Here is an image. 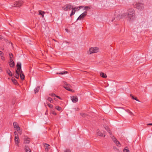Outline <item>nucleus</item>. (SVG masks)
I'll return each instance as SVG.
<instances>
[{"instance_id":"32","label":"nucleus","mask_w":152,"mask_h":152,"mask_svg":"<svg viewBox=\"0 0 152 152\" xmlns=\"http://www.w3.org/2000/svg\"><path fill=\"white\" fill-rule=\"evenodd\" d=\"M130 96L132 97V98L133 99H135L136 100L139 102L138 99L136 98H134L132 94L130 95Z\"/></svg>"},{"instance_id":"39","label":"nucleus","mask_w":152,"mask_h":152,"mask_svg":"<svg viewBox=\"0 0 152 152\" xmlns=\"http://www.w3.org/2000/svg\"><path fill=\"white\" fill-rule=\"evenodd\" d=\"M4 53L1 51H0V56L2 57Z\"/></svg>"},{"instance_id":"12","label":"nucleus","mask_w":152,"mask_h":152,"mask_svg":"<svg viewBox=\"0 0 152 152\" xmlns=\"http://www.w3.org/2000/svg\"><path fill=\"white\" fill-rule=\"evenodd\" d=\"M23 139L24 143L28 144L29 143L30 140L29 138L26 136H25Z\"/></svg>"},{"instance_id":"52","label":"nucleus","mask_w":152,"mask_h":152,"mask_svg":"<svg viewBox=\"0 0 152 152\" xmlns=\"http://www.w3.org/2000/svg\"><path fill=\"white\" fill-rule=\"evenodd\" d=\"M53 40H54V41H56V40L55 39H53Z\"/></svg>"},{"instance_id":"11","label":"nucleus","mask_w":152,"mask_h":152,"mask_svg":"<svg viewBox=\"0 0 152 152\" xmlns=\"http://www.w3.org/2000/svg\"><path fill=\"white\" fill-rule=\"evenodd\" d=\"M87 12L86 11L84 12L80 16L78 17L77 20H78V19H81L83 18L86 15Z\"/></svg>"},{"instance_id":"15","label":"nucleus","mask_w":152,"mask_h":152,"mask_svg":"<svg viewBox=\"0 0 152 152\" xmlns=\"http://www.w3.org/2000/svg\"><path fill=\"white\" fill-rule=\"evenodd\" d=\"M104 128L106 130H107V132L110 134V136H112L113 135L112 134V132L109 129V128L107 126H104Z\"/></svg>"},{"instance_id":"25","label":"nucleus","mask_w":152,"mask_h":152,"mask_svg":"<svg viewBox=\"0 0 152 152\" xmlns=\"http://www.w3.org/2000/svg\"><path fill=\"white\" fill-rule=\"evenodd\" d=\"M7 73L9 75V76H12V73L11 72L9 69H8L7 70Z\"/></svg>"},{"instance_id":"24","label":"nucleus","mask_w":152,"mask_h":152,"mask_svg":"<svg viewBox=\"0 0 152 152\" xmlns=\"http://www.w3.org/2000/svg\"><path fill=\"white\" fill-rule=\"evenodd\" d=\"M40 87L39 86H38L36 88L34 89V93L35 94H36L39 91L40 89Z\"/></svg>"},{"instance_id":"43","label":"nucleus","mask_w":152,"mask_h":152,"mask_svg":"<svg viewBox=\"0 0 152 152\" xmlns=\"http://www.w3.org/2000/svg\"><path fill=\"white\" fill-rule=\"evenodd\" d=\"M16 130H17V132H18L20 130H21L20 128V127H18V128H17L16 129Z\"/></svg>"},{"instance_id":"38","label":"nucleus","mask_w":152,"mask_h":152,"mask_svg":"<svg viewBox=\"0 0 152 152\" xmlns=\"http://www.w3.org/2000/svg\"><path fill=\"white\" fill-rule=\"evenodd\" d=\"M50 95L52 97L56 96V95L54 94H50Z\"/></svg>"},{"instance_id":"17","label":"nucleus","mask_w":152,"mask_h":152,"mask_svg":"<svg viewBox=\"0 0 152 152\" xmlns=\"http://www.w3.org/2000/svg\"><path fill=\"white\" fill-rule=\"evenodd\" d=\"M45 148V150L46 151H48L49 149V147L50 146V145L46 143H45L44 145Z\"/></svg>"},{"instance_id":"9","label":"nucleus","mask_w":152,"mask_h":152,"mask_svg":"<svg viewBox=\"0 0 152 152\" xmlns=\"http://www.w3.org/2000/svg\"><path fill=\"white\" fill-rule=\"evenodd\" d=\"M16 66L17 67V69L16 70H17L18 72H20L21 70V63L20 62H18L17 63Z\"/></svg>"},{"instance_id":"19","label":"nucleus","mask_w":152,"mask_h":152,"mask_svg":"<svg viewBox=\"0 0 152 152\" xmlns=\"http://www.w3.org/2000/svg\"><path fill=\"white\" fill-rule=\"evenodd\" d=\"M39 15H41L42 16V18H43L44 17V14L45 13V12L42 10H39Z\"/></svg>"},{"instance_id":"44","label":"nucleus","mask_w":152,"mask_h":152,"mask_svg":"<svg viewBox=\"0 0 152 152\" xmlns=\"http://www.w3.org/2000/svg\"><path fill=\"white\" fill-rule=\"evenodd\" d=\"M47 99L50 102L52 99L50 97H48Z\"/></svg>"},{"instance_id":"10","label":"nucleus","mask_w":152,"mask_h":152,"mask_svg":"<svg viewBox=\"0 0 152 152\" xmlns=\"http://www.w3.org/2000/svg\"><path fill=\"white\" fill-rule=\"evenodd\" d=\"M14 140L15 145L18 147H19L20 143V140L18 136H15Z\"/></svg>"},{"instance_id":"22","label":"nucleus","mask_w":152,"mask_h":152,"mask_svg":"<svg viewBox=\"0 0 152 152\" xmlns=\"http://www.w3.org/2000/svg\"><path fill=\"white\" fill-rule=\"evenodd\" d=\"M15 72L16 73V75H15V77L17 79H18L19 78V76H20V72H18L17 70L15 71Z\"/></svg>"},{"instance_id":"28","label":"nucleus","mask_w":152,"mask_h":152,"mask_svg":"<svg viewBox=\"0 0 152 152\" xmlns=\"http://www.w3.org/2000/svg\"><path fill=\"white\" fill-rule=\"evenodd\" d=\"M120 108L121 109V110H119V112L121 114H123V113H122V111H124V110H125V111H126L127 112H128V113H129V112H130V111L129 110H124V109L122 108Z\"/></svg>"},{"instance_id":"51","label":"nucleus","mask_w":152,"mask_h":152,"mask_svg":"<svg viewBox=\"0 0 152 152\" xmlns=\"http://www.w3.org/2000/svg\"><path fill=\"white\" fill-rule=\"evenodd\" d=\"M26 152H31V150L29 151H26Z\"/></svg>"},{"instance_id":"27","label":"nucleus","mask_w":152,"mask_h":152,"mask_svg":"<svg viewBox=\"0 0 152 152\" xmlns=\"http://www.w3.org/2000/svg\"><path fill=\"white\" fill-rule=\"evenodd\" d=\"M68 73V72L67 71H63L60 73H57L56 74H57L60 75H64L67 74Z\"/></svg>"},{"instance_id":"37","label":"nucleus","mask_w":152,"mask_h":152,"mask_svg":"<svg viewBox=\"0 0 152 152\" xmlns=\"http://www.w3.org/2000/svg\"><path fill=\"white\" fill-rule=\"evenodd\" d=\"M14 133L15 135V136H18V134L16 131H15L14 132Z\"/></svg>"},{"instance_id":"23","label":"nucleus","mask_w":152,"mask_h":152,"mask_svg":"<svg viewBox=\"0 0 152 152\" xmlns=\"http://www.w3.org/2000/svg\"><path fill=\"white\" fill-rule=\"evenodd\" d=\"M75 8H72V11L71 12V14L70 15V16L71 17L72 15H73L75 13Z\"/></svg>"},{"instance_id":"33","label":"nucleus","mask_w":152,"mask_h":152,"mask_svg":"<svg viewBox=\"0 0 152 152\" xmlns=\"http://www.w3.org/2000/svg\"><path fill=\"white\" fill-rule=\"evenodd\" d=\"M123 151L124 152H129V150L126 147L123 150Z\"/></svg>"},{"instance_id":"29","label":"nucleus","mask_w":152,"mask_h":152,"mask_svg":"<svg viewBox=\"0 0 152 152\" xmlns=\"http://www.w3.org/2000/svg\"><path fill=\"white\" fill-rule=\"evenodd\" d=\"M80 115L82 117L84 118L87 117L88 116V115L84 113H80Z\"/></svg>"},{"instance_id":"21","label":"nucleus","mask_w":152,"mask_h":152,"mask_svg":"<svg viewBox=\"0 0 152 152\" xmlns=\"http://www.w3.org/2000/svg\"><path fill=\"white\" fill-rule=\"evenodd\" d=\"M12 81L13 83L16 85H18V83L17 82V80L14 78L12 77Z\"/></svg>"},{"instance_id":"35","label":"nucleus","mask_w":152,"mask_h":152,"mask_svg":"<svg viewBox=\"0 0 152 152\" xmlns=\"http://www.w3.org/2000/svg\"><path fill=\"white\" fill-rule=\"evenodd\" d=\"M47 105H48V106L50 108H52L53 107V105L50 103H48Z\"/></svg>"},{"instance_id":"30","label":"nucleus","mask_w":152,"mask_h":152,"mask_svg":"<svg viewBox=\"0 0 152 152\" xmlns=\"http://www.w3.org/2000/svg\"><path fill=\"white\" fill-rule=\"evenodd\" d=\"M25 149L26 151H28L31 150L28 146L26 145L25 146Z\"/></svg>"},{"instance_id":"47","label":"nucleus","mask_w":152,"mask_h":152,"mask_svg":"<svg viewBox=\"0 0 152 152\" xmlns=\"http://www.w3.org/2000/svg\"><path fill=\"white\" fill-rule=\"evenodd\" d=\"M56 97L57 98H59V99H61V97L60 96H57L56 95Z\"/></svg>"},{"instance_id":"6","label":"nucleus","mask_w":152,"mask_h":152,"mask_svg":"<svg viewBox=\"0 0 152 152\" xmlns=\"http://www.w3.org/2000/svg\"><path fill=\"white\" fill-rule=\"evenodd\" d=\"M126 16V13H124L122 15L119 14L115 18H114V20L116 19V20H120L122 18H123Z\"/></svg>"},{"instance_id":"3","label":"nucleus","mask_w":152,"mask_h":152,"mask_svg":"<svg viewBox=\"0 0 152 152\" xmlns=\"http://www.w3.org/2000/svg\"><path fill=\"white\" fill-rule=\"evenodd\" d=\"M99 51V49L97 47H92L90 48L88 52L89 54L96 53Z\"/></svg>"},{"instance_id":"36","label":"nucleus","mask_w":152,"mask_h":152,"mask_svg":"<svg viewBox=\"0 0 152 152\" xmlns=\"http://www.w3.org/2000/svg\"><path fill=\"white\" fill-rule=\"evenodd\" d=\"M64 152H71V151L69 149H66Z\"/></svg>"},{"instance_id":"7","label":"nucleus","mask_w":152,"mask_h":152,"mask_svg":"<svg viewBox=\"0 0 152 152\" xmlns=\"http://www.w3.org/2000/svg\"><path fill=\"white\" fill-rule=\"evenodd\" d=\"M64 10L65 11H67L70 10L72 9V6L70 4H67L64 7Z\"/></svg>"},{"instance_id":"26","label":"nucleus","mask_w":152,"mask_h":152,"mask_svg":"<svg viewBox=\"0 0 152 152\" xmlns=\"http://www.w3.org/2000/svg\"><path fill=\"white\" fill-rule=\"evenodd\" d=\"M100 75L102 77L104 78H106L107 77L106 75L102 72L101 73Z\"/></svg>"},{"instance_id":"1","label":"nucleus","mask_w":152,"mask_h":152,"mask_svg":"<svg viewBox=\"0 0 152 152\" xmlns=\"http://www.w3.org/2000/svg\"><path fill=\"white\" fill-rule=\"evenodd\" d=\"M126 16L130 20L131 18L134 15V11L133 9L130 8L128 10V12L126 13Z\"/></svg>"},{"instance_id":"18","label":"nucleus","mask_w":152,"mask_h":152,"mask_svg":"<svg viewBox=\"0 0 152 152\" xmlns=\"http://www.w3.org/2000/svg\"><path fill=\"white\" fill-rule=\"evenodd\" d=\"M97 134L98 136L100 137H104L105 136V135H104L103 133L99 131L97 132Z\"/></svg>"},{"instance_id":"34","label":"nucleus","mask_w":152,"mask_h":152,"mask_svg":"<svg viewBox=\"0 0 152 152\" xmlns=\"http://www.w3.org/2000/svg\"><path fill=\"white\" fill-rule=\"evenodd\" d=\"M9 56L10 58V59H11L13 57V54L11 53H10L9 54Z\"/></svg>"},{"instance_id":"50","label":"nucleus","mask_w":152,"mask_h":152,"mask_svg":"<svg viewBox=\"0 0 152 152\" xmlns=\"http://www.w3.org/2000/svg\"><path fill=\"white\" fill-rule=\"evenodd\" d=\"M79 9H81L83 7L82 6H80L79 7Z\"/></svg>"},{"instance_id":"53","label":"nucleus","mask_w":152,"mask_h":152,"mask_svg":"<svg viewBox=\"0 0 152 152\" xmlns=\"http://www.w3.org/2000/svg\"><path fill=\"white\" fill-rule=\"evenodd\" d=\"M113 20H112V21H112V22H113Z\"/></svg>"},{"instance_id":"4","label":"nucleus","mask_w":152,"mask_h":152,"mask_svg":"<svg viewBox=\"0 0 152 152\" xmlns=\"http://www.w3.org/2000/svg\"><path fill=\"white\" fill-rule=\"evenodd\" d=\"M64 84L63 85V87L66 90L70 91H72L73 90L71 89L70 88L71 87V86L69 84H68L66 82H64Z\"/></svg>"},{"instance_id":"5","label":"nucleus","mask_w":152,"mask_h":152,"mask_svg":"<svg viewBox=\"0 0 152 152\" xmlns=\"http://www.w3.org/2000/svg\"><path fill=\"white\" fill-rule=\"evenodd\" d=\"M112 139L113 140L115 144L118 147H120L121 146L120 142L117 140V139L113 136H110Z\"/></svg>"},{"instance_id":"14","label":"nucleus","mask_w":152,"mask_h":152,"mask_svg":"<svg viewBox=\"0 0 152 152\" xmlns=\"http://www.w3.org/2000/svg\"><path fill=\"white\" fill-rule=\"evenodd\" d=\"M9 64L10 66L11 67H13L15 66V63L14 61L12 59L10 60V61L9 62Z\"/></svg>"},{"instance_id":"2","label":"nucleus","mask_w":152,"mask_h":152,"mask_svg":"<svg viewBox=\"0 0 152 152\" xmlns=\"http://www.w3.org/2000/svg\"><path fill=\"white\" fill-rule=\"evenodd\" d=\"M134 7L140 10H143L144 8V5L142 3L137 2L134 5Z\"/></svg>"},{"instance_id":"41","label":"nucleus","mask_w":152,"mask_h":152,"mask_svg":"<svg viewBox=\"0 0 152 152\" xmlns=\"http://www.w3.org/2000/svg\"><path fill=\"white\" fill-rule=\"evenodd\" d=\"M51 113L54 115H56V113L55 112L53 111H52L51 112Z\"/></svg>"},{"instance_id":"13","label":"nucleus","mask_w":152,"mask_h":152,"mask_svg":"<svg viewBox=\"0 0 152 152\" xmlns=\"http://www.w3.org/2000/svg\"><path fill=\"white\" fill-rule=\"evenodd\" d=\"M71 99L73 102L75 103L78 101V99L77 96H72L71 97Z\"/></svg>"},{"instance_id":"45","label":"nucleus","mask_w":152,"mask_h":152,"mask_svg":"<svg viewBox=\"0 0 152 152\" xmlns=\"http://www.w3.org/2000/svg\"><path fill=\"white\" fill-rule=\"evenodd\" d=\"M129 114L131 115H133V113L131 111H130V112H129Z\"/></svg>"},{"instance_id":"40","label":"nucleus","mask_w":152,"mask_h":152,"mask_svg":"<svg viewBox=\"0 0 152 152\" xmlns=\"http://www.w3.org/2000/svg\"><path fill=\"white\" fill-rule=\"evenodd\" d=\"M18 133L20 134H22V130L21 129L20 130H19V131H18Z\"/></svg>"},{"instance_id":"48","label":"nucleus","mask_w":152,"mask_h":152,"mask_svg":"<svg viewBox=\"0 0 152 152\" xmlns=\"http://www.w3.org/2000/svg\"><path fill=\"white\" fill-rule=\"evenodd\" d=\"M147 125H152V123H151V124H147Z\"/></svg>"},{"instance_id":"42","label":"nucleus","mask_w":152,"mask_h":152,"mask_svg":"<svg viewBox=\"0 0 152 152\" xmlns=\"http://www.w3.org/2000/svg\"><path fill=\"white\" fill-rule=\"evenodd\" d=\"M88 8H89V7L88 6H86L85 7H84V10H87Z\"/></svg>"},{"instance_id":"20","label":"nucleus","mask_w":152,"mask_h":152,"mask_svg":"<svg viewBox=\"0 0 152 152\" xmlns=\"http://www.w3.org/2000/svg\"><path fill=\"white\" fill-rule=\"evenodd\" d=\"M13 125L14 128H15L16 129L19 127L18 124L16 122H15L13 123Z\"/></svg>"},{"instance_id":"31","label":"nucleus","mask_w":152,"mask_h":152,"mask_svg":"<svg viewBox=\"0 0 152 152\" xmlns=\"http://www.w3.org/2000/svg\"><path fill=\"white\" fill-rule=\"evenodd\" d=\"M55 108L58 111H60L61 110V108L58 106H56Z\"/></svg>"},{"instance_id":"46","label":"nucleus","mask_w":152,"mask_h":152,"mask_svg":"<svg viewBox=\"0 0 152 152\" xmlns=\"http://www.w3.org/2000/svg\"><path fill=\"white\" fill-rule=\"evenodd\" d=\"M3 37L0 35V39H3Z\"/></svg>"},{"instance_id":"49","label":"nucleus","mask_w":152,"mask_h":152,"mask_svg":"<svg viewBox=\"0 0 152 152\" xmlns=\"http://www.w3.org/2000/svg\"><path fill=\"white\" fill-rule=\"evenodd\" d=\"M53 100L52 99L51 100V101L50 102V103H53Z\"/></svg>"},{"instance_id":"54","label":"nucleus","mask_w":152,"mask_h":152,"mask_svg":"<svg viewBox=\"0 0 152 152\" xmlns=\"http://www.w3.org/2000/svg\"><path fill=\"white\" fill-rule=\"evenodd\" d=\"M4 58V57H3V58H2V59H3V58Z\"/></svg>"},{"instance_id":"16","label":"nucleus","mask_w":152,"mask_h":152,"mask_svg":"<svg viewBox=\"0 0 152 152\" xmlns=\"http://www.w3.org/2000/svg\"><path fill=\"white\" fill-rule=\"evenodd\" d=\"M20 78L21 80H23L24 79L25 76L23 73V71H21L20 72Z\"/></svg>"},{"instance_id":"8","label":"nucleus","mask_w":152,"mask_h":152,"mask_svg":"<svg viewBox=\"0 0 152 152\" xmlns=\"http://www.w3.org/2000/svg\"><path fill=\"white\" fill-rule=\"evenodd\" d=\"M23 4V2L22 1H16L15 2V3L14 4V5H12L13 7L18 6L19 7L22 5Z\"/></svg>"}]
</instances>
